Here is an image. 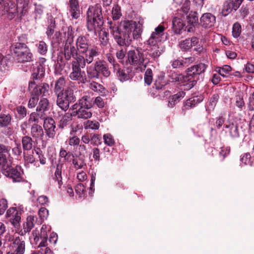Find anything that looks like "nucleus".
Returning a JSON list of instances; mask_svg holds the SVG:
<instances>
[{
    "label": "nucleus",
    "mask_w": 254,
    "mask_h": 254,
    "mask_svg": "<svg viewBox=\"0 0 254 254\" xmlns=\"http://www.w3.org/2000/svg\"><path fill=\"white\" fill-rule=\"evenodd\" d=\"M97 55V52L91 50L86 55V57L79 56L74 58L71 62V71L69 74V78L72 80L78 81V83H84L86 81L84 71H81V68H84L86 64H91L94 59V56Z\"/></svg>",
    "instance_id": "obj_1"
},
{
    "label": "nucleus",
    "mask_w": 254,
    "mask_h": 254,
    "mask_svg": "<svg viewBox=\"0 0 254 254\" xmlns=\"http://www.w3.org/2000/svg\"><path fill=\"white\" fill-rule=\"evenodd\" d=\"M164 28L162 25H159L155 29V31L152 32L150 38L147 41V48L143 50L145 56L156 59L158 58L163 52L162 48L159 44V41L162 33L164 31Z\"/></svg>",
    "instance_id": "obj_2"
},
{
    "label": "nucleus",
    "mask_w": 254,
    "mask_h": 254,
    "mask_svg": "<svg viewBox=\"0 0 254 254\" xmlns=\"http://www.w3.org/2000/svg\"><path fill=\"white\" fill-rule=\"evenodd\" d=\"M206 68V65L202 63L193 65L189 68L187 75L184 76L182 74L173 73L172 76V82H185L189 81V87H192L196 83L195 77L203 72Z\"/></svg>",
    "instance_id": "obj_3"
},
{
    "label": "nucleus",
    "mask_w": 254,
    "mask_h": 254,
    "mask_svg": "<svg viewBox=\"0 0 254 254\" xmlns=\"http://www.w3.org/2000/svg\"><path fill=\"white\" fill-rule=\"evenodd\" d=\"M87 26L89 31H96L103 25V18L101 6L96 4L90 6L87 12Z\"/></svg>",
    "instance_id": "obj_4"
},
{
    "label": "nucleus",
    "mask_w": 254,
    "mask_h": 254,
    "mask_svg": "<svg viewBox=\"0 0 254 254\" xmlns=\"http://www.w3.org/2000/svg\"><path fill=\"white\" fill-rule=\"evenodd\" d=\"M16 4L14 1L9 0L5 4L4 7V14L6 15L7 17L9 19H12L15 17L17 13L20 16L24 15L28 9V2L26 0H15Z\"/></svg>",
    "instance_id": "obj_5"
},
{
    "label": "nucleus",
    "mask_w": 254,
    "mask_h": 254,
    "mask_svg": "<svg viewBox=\"0 0 254 254\" xmlns=\"http://www.w3.org/2000/svg\"><path fill=\"white\" fill-rule=\"evenodd\" d=\"M64 30L65 39L64 41L63 42L64 43V58L67 61L70 60L71 57L74 60V58L81 55L78 54L77 49L74 46L73 32L70 27L66 28Z\"/></svg>",
    "instance_id": "obj_6"
},
{
    "label": "nucleus",
    "mask_w": 254,
    "mask_h": 254,
    "mask_svg": "<svg viewBox=\"0 0 254 254\" xmlns=\"http://www.w3.org/2000/svg\"><path fill=\"white\" fill-rule=\"evenodd\" d=\"M128 62L130 65L134 66L136 69L142 71L147 65L145 63L146 60L148 59L147 55L145 56L143 51L141 48H137L136 51H129L127 53Z\"/></svg>",
    "instance_id": "obj_7"
},
{
    "label": "nucleus",
    "mask_w": 254,
    "mask_h": 254,
    "mask_svg": "<svg viewBox=\"0 0 254 254\" xmlns=\"http://www.w3.org/2000/svg\"><path fill=\"white\" fill-rule=\"evenodd\" d=\"M108 23L111 33L113 35L118 44L121 46H129L131 44V38L127 35L126 30H124L123 28H121V24L118 25L112 21Z\"/></svg>",
    "instance_id": "obj_8"
},
{
    "label": "nucleus",
    "mask_w": 254,
    "mask_h": 254,
    "mask_svg": "<svg viewBox=\"0 0 254 254\" xmlns=\"http://www.w3.org/2000/svg\"><path fill=\"white\" fill-rule=\"evenodd\" d=\"M12 48L18 62H28L32 60V54L26 44L17 42L12 45Z\"/></svg>",
    "instance_id": "obj_9"
},
{
    "label": "nucleus",
    "mask_w": 254,
    "mask_h": 254,
    "mask_svg": "<svg viewBox=\"0 0 254 254\" xmlns=\"http://www.w3.org/2000/svg\"><path fill=\"white\" fill-rule=\"evenodd\" d=\"M142 25L140 21L138 23L133 21H124L121 22V28L126 30L127 34L131 38V42L132 39H139L142 33Z\"/></svg>",
    "instance_id": "obj_10"
},
{
    "label": "nucleus",
    "mask_w": 254,
    "mask_h": 254,
    "mask_svg": "<svg viewBox=\"0 0 254 254\" xmlns=\"http://www.w3.org/2000/svg\"><path fill=\"white\" fill-rule=\"evenodd\" d=\"M8 242H12L9 245V251L6 254H24L25 251V242L24 240L19 236L14 238L9 235L8 237Z\"/></svg>",
    "instance_id": "obj_11"
},
{
    "label": "nucleus",
    "mask_w": 254,
    "mask_h": 254,
    "mask_svg": "<svg viewBox=\"0 0 254 254\" xmlns=\"http://www.w3.org/2000/svg\"><path fill=\"white\" fill-rule=\"evenodd\" d=\"M89 40L86 37L80 36L76 39L75 44L78 53L84 54V56H83L84 57H86V55L92 50L97 52V55L94 56L95 58L100 55L99 49L96 46H93L89 48Z\"/></svg>",
    "instance_id": "obj_12"
},
{
    "label": "nucleus",
    "mask_w": 254,
    "mask_h": 254,
    "mask_svg": "<svg viewBox=\"0 0 254 254\" xmlns=\"http://www.w3.org/2000/svg\"><path fill=\"white\" fill-rule=\"evenodd\" d=\"M223 130L233 139L238 138L242 132V127L236 121L229 120L226 122Z\"/></svg>",
    "instance_id": "obj_13"
},
{
    "label": "nucleus",
    "mask_w": 254,
    "mask_h": 254,
    "mask_svg": "<svg viewBox=\"0 0 254 254\" xmlns=\"http://www.w3.org/2000/svg\"><path fill=\"white\" fill-rule=\"evenodd\" d=\"M90 108L84 107L74 104L70 108L73 116H76L78 119H87L92 116V113Z\"/></svg>",
    "instance_id": "obj_14"
},
{
    "label": "nucleus",
    "mask_w": 254,
    "mask_h": 254,
    "mask_svg": "<svg viewBox=\"0 0 254 254\" xmlns=\"http://www.w3.org/2000/svg\"><path fill=\"white\" fill-rule=\"evenodd\" d=\"M29 89L31 93L32 96H38L40 95L46 96L48 93L49 86L46 83L41 85H36L35 81H31L29 84Z\"/></svg>",
    "instance_id": "obj_15"
},
{
    "label": "nucleus",
    "mask_w": 254,
    "mask_h": 254,
    "mask_svg": "<svg viewBox=\"0 0 254 254\" xmlns=\"http://www.w3.org/2000/svg\"><path fill=\"white\" fill-rule=\"evenodd\" d=\"M18 209L19 210L15 207H11L7 210L6 214V217L9 218L11 223L15 227L18 226L21 220L22 209L21 208H18Z\"/></svg>",
    "instance_id": "obj_16"
},
{
    "label": "nucleus",
    "mask_w": 254,
    "mask_h": 254,
    "mask_svg": "<svg viewBox=\"0 0 254 254\" xmlns=\"http://www.w3.org/2000/svg\"><path fill=\"white\" fill-rule=\"evenodd\" d=\"M3 175L11 178L13 182H20L22 179L21 167L19 166L14 168L10 167L9 170L5 171Z\"/></svg>",
    "instance_id": "obj_17"
},
{
    "label": "nucleus",
    "mask_w": 254,
    "mask_h": 254,
    "mask_svg": "<svg viewBox=\"0 0 254 254\" xmlns=\"http://www.w3.org/2000/svg\"><path fill=\"white\" fill-rule=\"evenodd\" d=\"M50 229L51 228L49 226L43 225L41 229L40 234L38 230L33 231L32 233V236L30 238L31 242L32 243V239H33L34 242L36 245L40 238H48V233L50 231Z\"/></svg>",
    "instance_id": "obj_18"
},
{
    "label": "nucleus",
    "mask_w": 254,
    "mask_h": 254,
    "mask_svg": "<svg viewBox=\"0 0 254 254\" xmlns=\"http://www.w3.org/2000/svg\"><path fill=\"white\" fill-rule=\"evenodd\" d=\"M12 162V158L9 153L0 154V171L3 174L5 171L9 170Z\"/></svg>",
    "instance_id": "obj_19"
},
{
    "label": "nucleus",
    "mask_w": 254,
    "mask_h": 254,
    "mask_svg": "<svg viewBox=\"0 0 254 254\" xmlns=\"http://www.w3.org/2000/svg\"><path fill=\"white\" fill-rule=\"evenodd\" d=\"M54 120L52 118H46L44 120V127L47 134L50 138H54L56 134V126Z\"/></svg>",
    "instance_id": "obj_20"
},
{
    "label": "nucleus",
    "mask_w": 254,
    "mask_h": 254,
    "mask_svg": "<svg viewBox=\"0 0 254 254\" xmlns=\"http://www.w3.org/2000/svg\"><path fill=\"white\" fill-rule=\"evenodd\" d=\"M240 6L234 0H227L223 4L222 14L224 16H227L233 10H237Z\"/></svg>",
    "instance_id": "obj_21"
},
{
    "label": "nucleus",
    "mask_w": 254,
    "mask_h": 254,
    "mask_svg": "<svg viewBox=\"0 0 254 254\" xmlns=\"http://www.w3.org/2000/svg\"><path fill=\"white\" fill-rule=\"evenodd\" d=\"M31 135L36 141H41L44 135L42 127L38 124H33L31 127Z\"/></svg>",
    "instance_id": "obj_22"
},
{
    "label": "nucleus",
    "mask_w": 254,
    "mask_h": 254,
    "mask_svg": "<svg viewBox=\"0 0 254 254\" xmlns=\"http://www.w3.org/2000/svg\"><path fill=\"white\" fill-rule=\"evenodd\" d=\"M215 17L210 13L203 14L200 18L201 23L205 28H209L215 23Z\"/></svg>",
    "instance_id": "obj_23"
},
{
    "label": "nucleus",
    "mask_w": 254,
    "mask_h": 254,
    "mask_svg": "<svg viewBox=\"0 0 254 254\" xmlns=\"http://www.w3.org/2000/svg\"><path fill=\"white\" fill-rule=\"evenodd\" d=\"M96 67L99 76L101 74L105 77H108L110 75V71L106 64L103 61L99 60L95 63Z\"/></svg>",
    "instance_id": "obj_24"
},
{
    "label": "nucleus",
    "mask_w": 254,
    "mask_h": 254,
    "mask_svg": "<svg viewBox=\"0 0 254 254\" xmlns=\"http://www.w3.org/2000/svg\"><path fill=\"white\" fill-rule=\"evenodd\" d=\"M39 221L36 216L33 215L28 216L26 223L23 224V232H21L22 234L30 231L35 224L39 223Z\"/></svg>",
    "instance_id": "obj_25"
},
{
    "label": "nucleus",
    "mask_w": 254,
    "mask_h": 254,
    "mask_svg": "<svg viewBox=\"0 0 254 254\" xmlns=\"http://www.w3.org/2000/svg\"><path fill=\"white\" fill-rule=\"evenodd\" d=\"M173 30L176 34H180L184 29L185 23L182 18L175 17L172 21Z\"/></svg>",
    "instance_id": "obj_26"
},
{
    "label": "nucleus",
    "mask_w": 254,
    "mask_h": 254,
    "mask_svg": "<svg viewBox=\"0 0 254 254\" xmlns=\"http://www.w3.org/2000/svg\"><path fill=\"white\" fill-rule=\"evenodd\" d=\"M177 4L180 5L183 3V5L180 9H178V13L184 16L187 15L190 9V2L189 0H174Z\"/></svg>",
    "instance_id": "obj_27"
},
{
    "label": "nucleus",
    "mask_w": 254,
    "mask_h": 254,
    "mask_svg": "<svg viewBox=\"0 0 254 254\" xmlns=\"http://www.w3.org/2000/svg\"><path fill=\"white\" fill-rule=\"evenodd\" d=\"M189 25L186 27L189 32H193L194 30V24L198 22V16L197 13L191 11L187 16Z\"/></svg>",
    "instance_id": "obj_28"
},
{
    "label": "nucleus",
    "mask_w": 254,
    "mask_h": 254,
    "mask_svg": "<svg viewBox=\"0 0 254 254\" xmlns=\"http://www.w3.org/2000/svg\"><path fill=\"white\" fill-rule=\"evenodd\" d=\"M198 42V39L196 37H192L190 39H187L182 41L179 43L181 49L187 50L190 49L192 46H195Z\"/></svg>",
    "instance_id": "obj_29"
},
{
    "label": "nucleus",
    "mask_w": 254,
    "mask_h": 254,
    "mask_svg": "<svg viewBox=\"0 0 254 254\" xmlns=\"http://www.w3.org/2000/svg\"><path fill=\"white\" fill-rule=\"evenodd\" d=\"M69 11L73 18L77 19L79 17L80 10L77 0H69Z\"/></svg>",
    "instance_id": "obj_30"
},
{
    "label": "nucleus",
    "mask_w": 254,
    "mask_h": 254,
    "mask_svg": "<svg viewBox=\"0 0 254 254\" xmlns=\"http://www.w3.org/2000/svg\"><path fill=\"white\" fill-rule=\"evenodd\" d=\"M44 73L45 69L41 64H37L32 70V76L34 79H40L44 76Z\"/></svg>",
    "instance_id": "obj_31"
},
{
    "label": "nucleus",
    "mask_w": 254,
    "mask_h": 254,
    "mask_svg": "<svg viewBox=\"0 0 254 254\" xmlns=\"http://www.w3.org/2000/svg\"><path fill=\"white\" fill-rule=\"evenodd\" d=\"M75 104L81 107L92 108L93 106V100L91 97L84 95Z\"/></svg>",
    "instance_id": "obj_32"
},
{
    "label": "nucleus",
    "mask_w": 254,
    "mask_h": 254,
    "mask_svg": "<svg viewBox=\"0 0 254 254\" xmlns=\"http://www.w3.org/2000/svg\"><path fill=\"white\" fill-rule=\"evenodd\" d=\"M57 96V105L64 111H66L69 108V102L63 96V94L58 93Z\"/></svg>",
    "instance_id": "obj_33"
},
{
    "label": "nucleus",
    "mask_w": 254,
    "mask_h": 254,
    "mask_svg": "<svg viewBox=\"0 0 254 254\" xmlns=\"http://www.w3.org/2000/svg\"><path fill=\"white\" fill-rule=\"evenodd\" d=\"M10 62L7 57L0 54V72L5 73L10 67Z\"/></svg>",
    "instance_id": "obj_34"
},
{
    "label": "nucleus",
    "mask_w": 254,
    "mask_h": 254,
    "mask_svg": "<svg viewBox=\"0 0 254 254\" xmlns=\"http://www.w3.org/2000/svg\"><path fill=\"white\" fill-rule=\"evenodd\" d=\"M185 95V92L184 91H180L177 94L173 95L169 99L168 106L170 107H174L176 104L179 103L180 101L183 99Z\"/></svg>",
    "instance_id": "obj_35"
},
{
    "label": "nucleus",
    "mask_w": 254,
    "mask_h": 254,
    "mask_svg": "<svg viewBox=\"0 0 254 254\" xmlns=\"http://www.w3.org/2000/svg\"><path fill=\"white\" fill-rule=\"evenodd\" d=\"M118 69H114V72H116L117 76L121 81L127 80L129 78L128 71L125 69H121L120 65L118 66Z\"/></svg>",
    "instance_id": "obj_36"
},
{
    "label": "nucleus",
    "mask_w": 254,
    "mask_h": 254,
    "mask_svg": "<svg viewBox=\"0 0 254 254\" xmlns=\"http://www.w3.org/2000/svg\"><path fill=\"white\" fill-rule=\"evenodd\" d=\"M88 87L93 91L98 93H105V89L101 84L94 81H89Z\"/></svg>",
    "instance_id": "obj_37"
},
{
    "label": "nucleus",
    "mask_w": 254,
    "mask_h": 254,
    "mask_svg": "<svg viewBox=\"0 0 254 254\" xmlns=\"http://www.w3.org/2000/svg\"><path fill=\"white\" fill-rule=\"evenodd\" d=\"M192 61V58H186L183 60H175L172 62V66L174 68H180L183 66L186 65L188 63Z\"/></svg>",
    "instance_id": "obj_38"
},
{
    "label": "nucleus",
    "mask_w": 254,
    "mask_h": 254,
    "mask_svg": "<svg viewBox=\"0 0 254 254\" xmlns=\"http://www.w3.org/2000/svg\"><path fill=\"white\" fill-rule=\"evenodd\" d=\"M65 85V80L63 76L61 77L56 81L54 87V92L56 95H58L59 92H62L63 91L62 90L63 89Z\"/></svg>",
    "instance_id": "obj_39"
},
{
    "label": "nucleus",
    "mask_w": 254,
    "mask_h": 254,
    "mask_svg": "<svg viewBox=\"0 0 254 254\" xmlns=\"http://www.w3.org/2000/svg\"><path fill=\"white\" fill-rule=\"evenodd\" d=\"M59 93L63 94L64 98L66 99L67 101L70 102H73L75 100V97L74 95L73 90L70 87L67 88L64 91Z\"/></svg>",
    "instance_id": "obj_40"
},
{
    "label": "nucleus",
    "mask_w": 254,
    "mask_h": 254,
    "mask_svg": "<svg viewBox=\"0 0 254 254\" xmlns=\"http://www.w3.org/2000/svg\"><path fill=\"white\" fill-rule=\"evenodd\" d=\"M22 147L24 150H30L33 146L32 138L28 136H25L22 138Z\"/></svg>",
    "instance_id": "obj_41"
},
{
    "label": "nucleus",
    "mask_w": 254,
    "mask_h": 254,
    "mask_svg": "<svg viewBox=\"0 0 254 254\" xmlns=\"http://www.w3.org/2000/svg\"><path fill=\"white\" fill-rule=\"evenodd\" d=\"M72 113L70 114H65L61 117L59 120V126L60 128H64L66 126L71 120Z\"/></svg>",
    "instance_id": "obj_42"
},
{
    "label": "nucleus",
    "mask_w": 254,
    "mask_h": 254,
    "mask_svg": "<svg viewBox=\"0 0 254 254\" xmlns=\"http://www.w3.org/2000/svg\"><path fill=\"white\" fill-rule=\"evenodd\" d=\"M202 101L201 99L199 98L198 97H193L188 100L185 103V107L186 109L194 107L196 104L200 103Z\"/></svg>",
    "instance_id": "obj_43"
},
{
    "label": "nucleus",
    "mask_w": 254,
    "mask_h": 254,
    "mask_svg": "<svg viewBox=\"0 0 254 254\" xmlns=\"http://www.w3.org/2000/svg\"><path fill=\"white\" fill-rule=\"evenodd\" d=\"M63 166V165L62 164H58L57 165L56 169L55 172L54 179L58 181L59 186H61L63 184L62 177Z\"/></svg>",
    "instance_id": "obj_44"
},
{
    "label": "nucleus",
    "mask_w": 254,
    "mask_h": 254,
    "mask_svg": "<svg viewBox=\"0 0 254 254\" xmlns=\"http://www.w3.org/2000/svg\"><path fill=\"white\" fill-rule=\"evenodd\" d=\"M55 27V20L53 18H50L48 21V26L46 31L48 38L51 39V37L54 33Z\"/></svg>",
    "instance_id": "obj_45"
},
{
    "label": "nucleus",
    "mask_w": 254,
    "mask_h": 254,
    "mask_svg": "<svg viewBox=\"0 0 254 254\" xmlns=\"http://www.w3.org/2000/svg\"><path fill=\"white\" fill-rule=\"evenodd\" d=\"M251 155L250 153H245L240 156V165H251Z\"/></svg>",
    "instance_id": "obj_46"
},
{
    "label": "nucleus",
    "mask_w": 254,
    "mask_h": 254,
    "mask_svg": "<svg viewBox=\"0 0 254 254\" xmlns=\"http://www.w3.org/2000/svg\"><path fill=\"white\" fill-rule=\"evenodd\" d=\"M63 37H64V34L62 35L59 32H56L51 39L52 45L59 46L62 42Z\"/></svg>",
    "instance_id": "obj_47"
},
{
    "label": "nucleus",
    "mask_w": 254,
    "mask_h": 254,
    "mask_svg": "<svg viewBox=\"0 0 254 254\" xmlns=\"http://www.w3.org/2000/svg\"><path fill=\"white\" fill-rule=\"evenodd\" d=\"M36 46L37 48L38 52L40 55H45L46 54L48 51V46L45 42L43 41H39L36 44Z\"/></svg>",
    "instance_id": "obj_48"
},
{
    "label": "nucleus",
    "mask_w": 254,
    "mask_h": 254,
    "mask_svg": "<svg viewBox=\"0 0 254 254\" xmlns=\"http://www.w3.org/2000/svg\"><path fill=\"white\" fill-rule=\"evenodd\" d=\"M49 101L46 98L42 99L39 103L36 110L39 112H44L48 109Z\"/></svg>",
    "instance_id": "obj_49"
},
{
    "label": "nucleus",
    "mask_w": 254,
    "mask_h": 254,
    "mask_svg": "<svg viewBox=\"0 0 254 254\" xmlns=\"http://www.w3.org/2000/svg\"><path fill=\"white\" fill-rule=\"evenodd\" d=\"M87 73L88 76L90 78H98L99 77L95 64H94V66H90L87 67Z\"/></svg>",
    "instance_id": "obj_50"
},
{
    "label": "nucleus",
    "mask_w": 254,
    "mask_h": 254,
    "mask_svg": "<svg viewBox=\"0 0 254 254\" xmlns=\"http://www.w3.org/2000/svg\"><path fill=\"white\" fill-rule=\"evenodd\" d=\"M112 15L113 20H117L120 18L122 16L120 7L118 5H115L112 9Z\"/></svg>",
    "instance_id": "obj_51"
},
{
    "label": "nucleus",
    "mask_w": 254,
    "mask_h": 254,
    "mask_svg": "<svg viewBox=\"0 0 254 254\" xmlns=\"http://www.w3.org/2000/svg\"><path fill=\"white\" fill-rule=\"evenodd\" d=\"M76 154L78 156L84 157L87 155V152L86 147L84 145H78L75 148Z\"/></svg>",
    "instance_id": "obj_52"
},
{
    "label": "nucleus",
    "mask_w": 254,
    "mask_h": 254,
    "mask_svg": "<svg viewBox=\"0 0 254 254\" xmlns=\"http://www.w3.org/2000/svg\"><path fill=\"white\" fill-rule=\"evenodd\" d=\"M84 127L85 129H97L99 127V124L97 122L88 120L84 123Z\"/></svg>",
    "instance_id": "obj_53"
},
{
    "label": "nucleus",
    "mask_w": 254,
    "mask_h": 254,
    "mask_svg": "<svg viewBox=\"0 0 254 254\" xmlns=\"http://www.w3.org/2000/svg\"><path fill=\"white\" fill-rule=\"evenodd\" d=\"M231 70V66L228 65H225L222 67H218L217 69V71L223 77H227V75Z\"/></svg>",
    "instance_id": "obj_54"
},
{
    "label": "nucleus",
    "mask_w": 254,
    "mask_h": 254,
    "mask_svg": "<svg viewBox=\"0 0 254 254\" xmlns=\"http://www.w3.org/2000/svg\"><path fill=\"white\" fill-rule=\"evenodd\" d=\"M11 121V117L9 114H0V125L1 126H7Z\"/></svg>",
    "instance_id": "obj_55"
},
{
    "label": "nucleus",
    "mask_w": 254,
    "mask_h": 254,
    "mask_svg": "<svg viewBox=\"0 0 254 254\" xmlns=\"http://www.w3.org/2000/svg\"><path fill=\"white\" fill-rule=\"evenodd\" d=\"M39 123V115L36 112L32 113L30 115L28 119V124H38Z\"/></svg>",
    "instance_id": "obj_56"
},
{
    "label": "nucleus",
    "mask_w": 254,
    "mask_h": 254,
    "mask_svg": "<svg viewBox=\"0 0 254 254\" xmlns=\"http://www.w3.org/2000/svg\"><path fill=\"white\" fill-rule=\"evenodd\" d=\"M38 214L41 220L39 221V223L41 224L43 221L47 219L49 214V212L46 208L41 207L39 210Z\"/></svg>",
    "instance_id": "obj_57"
},
{
    "label": "nucleus",
    "mask_w": 254,
    "mask_h": 254,
    "mask_svg": "<svg viewBox=\"0 0 254 254\" xmlns=\"http://www.w3.org/2000/svg\"><path fill=\"white\" fill-rule=\"evenodd\" d=\"M152 71L150 68L146 69L144 74V81L146 84L149 85L152 81Z\"/></svg>",
    "instance_id": "obj_58"
},
{
    "label": "nucleus",
    "mask_w": 254,
    "mask_h": 254,
    "mask_svg": "<svg viewBox=\"0 0 254 254\" xmlns=\"http://www.w3.org/2000/svg\"><path fill=\"white\" fill-rule=\"evenodd\" d=\"M72 164L74 167L77 170L82 168L85 165L84 160L81 158L73 159Z\"/></svg>",
    "instance_id": "obj_59"
},
{
    "label": "nucleus",
    "mask_w": 254,
    "mask_h": 254,
    "mask_svg": "<svg viewBox=\"0 0 254 254\" xmlns=\"http://www.w3.org/2000/svg\"><path fill=\"white\" fill-rule=\"evenodd\" d=\"M241 33V25L236 22L234 23L233 26L232 35L234 37H238Z\"/></svg>",
    "instance_id": "obj_60"
},
{
    "label": "nucleus",
    "mask_w": 254,
    "mask_h": 254,
    "mask_svg": "<svg viewBox=\"0 0 254 254\" xmlns=\"http://www.w3.org/2000/svg\"><path fill=\"white\" fill-rule=\"evenodd\" d=\"M15 146L12 149V153L13 155L18 158L22 154V149L21 145L19 142H15Z\"/></svg>",
    "instance_id": "obj_61"
},
{
    "label": "nucleus",
    "mask_w": 254,
    "mask_h": 254,
    "mask_svg": "<svg viewBox=\"0 0 254 254\" xmlns=\"http://www.w3.org/2000/svg\"><path fill=\"white\" fill-rule=\"evenodd\" d=\"M103 139L105 144L108 146H112L115 143V140L112 135L110 133H106L103 135Z\"/></svg>",
    "instance_id": "obj_62"
},
{
    "label": "nucleus",
    "mask_w": 254,
    "mask_h": 254,
    "mask_svg": "<svg viewBox=\"0 0 254 254\" xmlns=\"http://www.w3.org/2000/svg\"><path fill=\"white\" fill-rule=\"evenodd\" d=\"M60 156L64 159L66 161H69L71 159V154L69 152H67L65 150L61 148L60 154Z\"/></svg>",
    "instance_id": "obj_63"
},
{
    "label": "nucleus",
    "mask_w": 254,
    "mask_h": 254,
    "mask_svg": "<svg viewBox=\"0 0 254 254\" xmlns=\"http://www.w3.org/2000/svg\"><path fill=\"white\" fill-rule=\"evenodd\" d=\"M35 152L37 155L40 163L45 165L46 163V158L42 153V151L39 148L35 150Z\"/></svg>",
    "instance_id": "obj_64"
}]
</instances>
